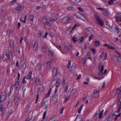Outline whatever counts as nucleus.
<instances>
[{
    "label": "nucleus",
    "mask_w": 121,
    "mask_h": 121,
    "mask_svg": "<svg viewBox=\"0 0 121 121\" xmlns=\"http://www.w3.org/2000/svg\"><path fill=\"white\" fill-rule=\"evenodd\" d=\"M106 28L112 32H116L118 33L119 32V29L117 26L112 27L107 24H106Z\"/></svg>",
    "instance_id": "nucleus-1"
},
{
    "label": "nucleus",
    "mask_w": 121,
    "mask_h": 121,
    "mask_svg": "<svg viewBox=\"0 0 121 121\" xmlns=\"http://www.w3.org/2000/svg\"><path fill=\"white\" fill-rule=\"evenodd\" d=\"M61 81V79L60 78H58L56 80L55 84L56 87L55 88V90L54 91V92L56 93L58 89L59 86L60 85Z\"/></svg>",
    "instance_id": "nucleus-2"
},
{
    "label": "nucleus",
    "mask_w": 121,
    "mask_h": 121,
    "mask_svg": "<svg viewBox=\"0 0 121 121\" xmlns=\"http://www.w3.org/2000/svg\"><path fill=\"white\" fill-rule=\"evenodd\" d=\"M94 16L100 26H103L104 24V21L99 19L97 15H95Z\"/></svg>",
    "instance_id": "nucleus-3"
},
{
    "label": "nucleus",
    "mask_w": 121,
    "mask_h": 121,
    "mask_svg": "<svg viewBox=\"0 0 121 121\" xmlns=\"http://www.w3.org/2000/svg\"><path fill=\"white\" fill-rule=\"evenodd\" d=\"M57 18L58 16L57 14L53 15L50 20V22L51 23V24H52Z\"/></svg>",
    "instance_id": "nucleus-4"
},
{
    "label": "nucleus",
    "mask_w": 121,
    "mask_h": 121,
    "mask_svg": "<svg viewBox=\"0 0 121 121\" xmlns=\"http://www.w3.org/2000/svg\"><path fill=\"white\" fill-rule=\"evenodd\" d=\"M6 94L4 91L0 95V100L2 101H4L6 98Z\"/></svg>",
    "instance_id": "nucleus-5"
},
{
    "label": "nucleus",
    "mask_w": 121,
    "mask_h": 121,
    "mask_svg": "<svg viewBox=\"0 0 121 121\" xmlns=\"http://www.w3.org/2000/svg\"><path fill=\"white\" fill-rule=\"evenodd\" d=\"M10 59L7 53H5L4 54L2 59L4 62H7Z\"/></svg>",
    "instance_id": "nucleus-6"
},
{
    "label": "nucleus",
    "mask_w": 121,
    "mask_h": 121,
    "mask_svg": "<svg viewBox=\"0 0 121 121\" xmlns=\"http://www.w3.org/2000/svg\"><path fill=\"white\" fill-rule=\"evenodd\" d=\"M76 65L75 63H73L69 68L70 71L72 73H74L76 68Z\"/></svg>",
    "instance_id": "nucleus-7"
},
{
    "label": "nucleus",
    "mask_w": 121,
    "mask_h": 121,
    "mask_svg": "<svg viewBox=\"0 0 121 121\" xmlns=\"http://www.w3.org/2000/svg\"><path fill=\"white\" fill-rule=\"evenodd\" d=\"M22 7L21 6H18L16 8L13 9V11L14 13H18L22 9Z\"/></svg>",
    "instance_id": "nucleus-8"
},
{
    "label": "nucleus",
    "mask_w": 121,
    "mask_h": 121,
    "mask_svg": "<svg viewBox=\"0 0 121 121\" xmlns=\"http://www.w3.org/2000/svg\"><path fill=\"white\" fill-rule=\"evenodd\" d=\"M118 104V108L117 111V113H118L120 112L121 109V97L119 99Z\"/></svg>",
    "instance_id": "nucleus-9"
},
{
    "label": "nucleus",
    "mask_w": 121,
    "mask_h": 121,
    "mask_svg": "<svg viewBox=\"0 0 121 121\" xmlns=\"http://www.w3.org/2000/svg\"><path fill=\"white\" fill-rule=\"evenodd\" d=\"M41 65L40 63H38L36 66L35 69L37 70L41 71Z\"/></svg>",
    "instance_id": "nucleus-10"
},
{
    "label": "nucleus",
    "mask_w": 121,
    "mask_h": 121,
    "mask_svg": "<svg viewBox=\"0 0 121 121\" xmlns=\"http://www.w3.org/2000/svg\"><path fill=\"white\" fill-rule=\"evenodd\" d=\"M48 17L46 16L43 17L42 18L41 22L43 24L47 22L48 21Z\"/></svg>",
    "instance_id": "nucleus-11"
},
{
    "label": "nucleus",
    "mask_w": 121,
    "mask_h": 121,
    "mask_svg": "<svg viewBox=\"0 0 121 121\" xmlns=\"http://www.w3.org/2000/svg\"><path fill=\"white\" fill-rule=\"evenodd\" d=\"M48 106V102L47 101H45L43 103L42 105V107L44 109H46Z\"/></svg>",
    "instance_id": "nucleus-12"
},
{
    "label": "nucleus",
    "mask_w": 121,
    "mask_h": 121,
    "mask_svg": "<svg viewBox=\"0 0 121 121\" xmlns=\"http://www.w3.org/2000/svg\"><path fill=\"white\" fill-rule=\"evenodd\" d=\"M34 45L33 47V50L34 51H36L37 50L38 45L37 42L35 41L34 42Z\"/></svg>",
    "instance_id": "nucleus-13"
},
{
    "label": "nucleus",
    "mask_w": 121,
    "mask_h": 121,
    "mask_svg": "<svg viewBox=\"0 0 121 121\" xmlns=\"http://www.w3.org/2000/svg\"><path fill=\"white\" fill-rule=\"evenodd\" d=\"M44 24L45 26L46 27V29H47V28H49L51 24H52L50 21L49 22L48 21Z\"/></svg>",
    "instance_id": "nucleus-14"
},
{
    "label": "nucleus",
    "mask_w": 121,
    "mask_h": 121,
    "mask_svg": "<svg viewBox=\"0 0 121 121\" xmlns=\"http://www.w3.org/2000/svg\"><path fill=\"white\" fill-rule=\"evenodd\" d=\"M53 98V100L55 102H56L58 99V96L55 93Z\"/></svg>",
    "instance_id": "nucleus-15"
},
{
    "label": "nucleus",
    "mask_w": 121,
    "mask_h": 121,
    "mask_svg": "<svg viewBox=\"0 0 121 121\" xmlns=\"http://www.w3.org/2000/svg\"><path fill=\"white\" fill-rule=\"evenodd\" d=\"M41 50L43 52L45 53L46 52L47 50L46 48V47L45 45H43L42 46Z\"/></svg>",
    "instance_id": "nucleus-16"
},
{
    "label": "nucleus",
    "mask_w": 121,
    "mask_h": 121,
    "mask_svg": "<svg viewBox=\"0 0 121 121\" xmlns=\"http://www.w3.org/2000/svg\"><path fill=\"white\" fill-rule=\"evenodd\" d=\"M76 92V90L75 89H73L72 91L70 93L69 95V97L73 95Z\"/></svg>",
    "instance_id": "nucleus-17"
},
{
    "label": "nucleus",
    "mask_w": 121,
    "mask_h": 121,
    "mask_svg": "<svg viewBox=\"0 0 121 121\" xmlns=\"http://www.w3.org/2000/svg\"><path fill=\"white\" fill-rule=\"evenodd\" d=\"M52 74L53 76H56L57 74V67H55L52 71Z\"/></svg>",
    "instance_id": "nucleus-18"
},
{
    "label": "nucleus",
    "mask_w": 121,
    "mask_h": 121,
    "mask_svg": "<svg viewBox=\"0 0 121 121\" xmlns=\"http://www.w3.org/2000/svg\"><path fill=\"white\" fill-rule=\"evenodd\" d=\"M67 17H64L62 20V22L63 24H65L68 22Z\"/></svg>",
    "instance_id": "nucleus-19"
},
{
    "label": "nucleus",
    "mask_w": 121,
    "mask_h": 121,
    "mask_svg": "<svg viewBox=\"0 0 121 121\" xmlns=\"http://www.w3.org/2000/svg\"><path fill=\"white\" fill-rule=\"evenodd\" d=\"M26 64L24 63L22 64L21 67V70L22 72H24L26 67Z\"/></svg>",
    "instance_id": "nucleus-20"
},
{
    "label": "nucleus",
    "mask_w": 121,
    "mask_h": 121,
    "mask_svg": "<svg viewBox=\"0 0 121 121\" xmlns=\"http://www.w3.org/2000/svg\"><path fill=\"white\" fill-rule=\"evenodd\" d=\"M87 30L89 31V33L91 35H92L94 33V31L93 29L91 28H87Z\"/></svg>",
    "instance_id": "nucleus-21"
},
{
    "label": "nucleus",
    "mask_w": 121,
    "mask_h": 121,
    "mask_svg": "<svg viewBox=\"0 0 121 121\" xmlns=\"http://www.w3.org/2000/svg\"><path fill=\"white\" fill-rule=\"evenodd\" d=\"M39 91L41 92H43L44 90V88L42 85H40L39 87Z\"/></svg>",
    "instance_id": "nucleus-22"
},
{
    "label": "nucleus",
    "mask_w": 121,
    "mask_h": 121,
    "mask_svg": "<svg viewBox=\"0 0 121 121\" xmlns=\"http://www.w3.org/2000/svg\"><path fill=\"white\" fill-rule=\"evenodd\" d=\"M94 45L96 47L98 46L99 45V42L98 40H96L94 42Z\"/></svg>",
    "instance_id": "nucleus-23"
},
{
    "label": "nucleus",
    "mask_w": 121,
    "mask_h": 121,
    "mask_svg": "<svg viewBox=\"0 0 121 121\" xmlns=\"http://www.w3.org/2000/svg\"><path fill=\"white\" fill-rule=\"evenodd\" d=\"M82 120L81 116H78L74 121H81Z\"/></svg>",
    "instance_id": "nucleus-24"
},
{
    "label": "nucleus",
    "mask_w": 121,
    "mask_h": 121,
    "mask_svg": "<svg viewBox=\"0 0 121 121\" xmlns=\"http://www.w3.org/2000/svg\"><path fill=\"white\" fill-rule=\"evenodd\" d=\"M0 109L1 110L2 112L3 113L5 111V107L3 104L0 105Z\"/></svg>",
    "instance_id": "nucleus-25"
},
{
    "label": "nucleus",
    "mask_w": 121,
    "mask_h": 121,
    "mask_svg": "<svg viewBox=\"0 0 121 121\" xmlns=\"http://www.w3.org/2000/svg\"><path fill=\"white\" fill-rule=\"evenodd\" d=\"M32 73V72L31 71H30L29 72L28 75L27 77V79H32L31 74Z\"/></svg>",
    "instance_id": "nucleus-26"
},
{
    "label": "nucleus",
    "mask_w": 121,
    "mask_h": 121,
    "mask_svg": "<svg viewBox=\"0 0 121 121\" xmlns=\"http://www.w3.org/2000/svg\"><path fill=\"white\" fill-rule=\"evenodd\" d=\"M54 55L53 52L51 50H49L48 52V55L49 56H53Z\"/></svg>",
    "instance_id": "nucleus-27"
},
{
    "label": "nucleus",
    "mask_w": 121,
    "mask_h": 121,
    "mask_svg": "<svg viewBox=\"0 0 121 121\" xmlns=\"http://www.w3.org/2000/svg\"><path fill=\"white\" fill-rule=\"evenodd\" d=\"M12 100L11 99L9 100L8 101V104H7V107L8 108L10 107L11 106L12 104Z\"/></svg>",
    "instance_id": "nucleus-28"
},
{
    "label": "nucleus",
    "mask_w": 121,
    "mask_h": 121,
    "mask_svg": "<svg viewBox=\"0 0 121 121\" xmlns=\"http://www.w3.org/2000/svg\"><path fill=\"white\" fill-rule=\"evenodd\" d=\"M52 63V62L50 61H49L47 62V67L48 68H50L51 66Z\"/></svg>",
    "instance_id": "nucleus-29"
},
{
    "label": "nucleus",
    "mask_w": 121,
    "mask_h": 121,
    "mask_svg": "<svg viewBox=\"0 0 121 121\" xmlns=\"http://www.w3.org/2000/svg\"><path fill=\"white\" fill-rule=\"evenodd\" d=\"M65 51H63L62 50H61L62 53H65L66 52H68V47L65 46Z\"/></svg>",
    "instance_id": "nucleus-30"
},
{
    "label": "nucleus",
    "mask_w": 121,
    "mask_h": 121,
    "mask_svg": "<svg viewBox=\"0 0 121 121\" xmlns=\"http://www.w3.org/2000/svg\"><path fill=\"white\" fill-rule=\"evenodd\" d=\"M104 69V66L103 65H102L101 66V69L99 70V75H100L102 74Z\"/></svg>",
    "instance_id": "nucleus-31"
},
{
    "label": "nucleus",
    "mask_w": 121,
    "mask_h": 121,
    "mask_svg": "<svg viewBox=\"0 0 121 121\" xmlns=\"http://www.w3.org/2000/svg\"><path fill=\"white\" fill-rule=\"evenodd\" d=\"M56 115L54 116L50 119L49 121H55L56 120Z\"/></svg>",
    "instance_id": "nucleus-32"
},
{
    "label": "nucleus",
    "mask_w": 121,
    "mask_h": 121,
    "mask_svg": "<svg viewBox=\"0 0 121 121\" xmlns=\"http://www.w3.org/2000/svg\"><path fill=\"white\" fill-rule=\"evenodd\" d=\"M44 33L41 31H39L38 33V36L39 37H41L43 35Z\"/></svg>",
    "instance_id": "nucleus-33"
},
{
    "label": "nucleus",
    "mask_w": 121,
    "mask_h": 121,
    "mask_svg": "<svg viewBox=\"0 0 121 121\" xmlns=\"http://www.w3.org/2000/svg\"><path fill=\"white\" fill-rule=\"evenodd\" d=\"M13 44H14V42L13 40H11L10 42V46L13 49Z\"/></svg>",
    "instance_id": "nucleus-34"
},
{
    "label": "nucleus",
    "mask_w": 121,
    "mask_h": 121,
    "mask_svg": "<svg viewBox=\"0 0 121 121\" xmlns=\"http://www.w3.org/2000/svg\"><path fill=\"white\" fill-rule=\"evenodd\" d=\"M116 21L117 22H121V18L118 15V16H116Z\"/></svg>",
    "instance_id": "nucleus-35"
},
{
    "label": "nucleus",
    "mask_w": 121,
    "mask_h": 121,
    "mask_svg": "<svg viewBox=\"0 0 121 121\" xmlns=\"http://www.w3.org/2000/svg\"><path fill=\"white\" fill-rule=\"evenodd\" d=\"M99 93H98L95 94V93L93 94V96L95 98H98L99 97Z\"/></svg>",
    "instance_id": "nucleus-36"
},
{
    "label": "nucleus",
    "mask_w": 121,
    "mask_h": 121,
    "mask_svg": "<svg viewBox=\"0 0 121 121\" xmlns=\"http://www.w3.org/2000/svg\"><path fill=\"white\" fill-rule=\"evenodd\" d=\"M117 53L120 56L119 57H118L117 59V61L119 62H121V57L120 56V53H119L117 52Z\"/></svg>",
    "instance_id": "nucleus-37"
},
{
    "label": "nucleus",
    "mask_w": 121,
    "mask_h": 121,
    "mask_svg": "<svg viewBox=\"0 0 121 121\" xmlns=\"http://www.w3.org/2000/svg\"><path fill=\"white\" fill-rule=\"evenodd\" d=\"M112 118V116L111 117V116L109 115L108 117L107 121H111Z\"/></svg>",
    "instance_id": "nucleus-38"
},
{
    "label": "nucleus",
    "mask_w": 121,
    "mask_h": 121,
    "mask_svg": "<svg viewBox=\"0 0 121 121\" xmlns=\"http://www.w3.org/2000/svg\"><path fill=\"white\" fill-rule=\"evenodd\" d=\"M104 55V53L103 52L101 53V54L99 55V57L98 58V59L99 60H100L102 57Z\"/></svg>",
    "instance_id": "nucleus-39"
},
{
    "label": "nucleus",
    "mask_w": 121,
    "mask_h": 121,
    "mask_svg": "<svg viewBox=\"0 0 121 121\" xmlns=\"http://www.w3.org/2000/svg\"><path fill=\"white\" fill-rule=\"evenodd\" d=\"M73 18V16H71L69 17H67V20L68 21H71Z\"/></svg>",
    "instance_id": "nucleus-40"
},
{
    "label": "nucleus",
    "mask_w": 121,
    "mask_h": 121,
    "mask_svg": "<svg viewBox=\"0 0 121 121\" xmlns=\"http://www.w3.org/2000/svg\"><path fill=\"white\" fill-rule=\"evenodd\" d=\"M90 54L89 53V52H87V54L86 57V58L87 59H91V60L92 61V59H91V58L90 57Z\"/></svg>",
    "instance_id": "nucleus-41"
},
{
    "label": "nucleus",
    "mask_w": 121,
    "mask_h": 121,
    "mask_svg": "<svg viewBox=\"0 0 121 121\" xmlns=\"http://www.w3.org/2000/svg\"><path fill=\"white\" fill-rule=\"evenodd\" d=\"M72 39L74 43H76V42L78 40V39L74 36L73 37Z\"/></svg>",
    "instance_id": "nucleus-42"
},
{
    "label": "nucleus",
    "mask_w": 121,
    "mask_h": 121,
    "mask_svg": "<svg viewBox=\"0 0 121 121\" xmlns=\"http://www.w3.org/2000/svg\"><path fill=\"white\" fill-rule=\"evenodd\" d=\"M68 87L69 86L68 85H67V86H65V90L64 92L66 93L67 92Z\"/></svg>",
    "instance_id": "nucleus-43"
},
{
    "label": "nucleus",
    "mask_w": 121,
    "mask_h": 121,
    "mask_svg": "<svg viewBox=\"0 0 121 121\" xmlns=\"http://www.w3.org/2000/svg\"><path fill=\"white\" fill-rule=\"evenodd\" d=\"M83 107V105H82L81 106H80L79 108L78 111V112L80 113L81 112V111L82 110V108Z\"/></svg>",
    "instance_id": "nucleus-44"
},
{
    "label": "nucleus",
    "mask_w": 121,
    "mask_h": 121,
    "mask_svg": "<svg viewBox=\"0 0 121 121\" xmlns=\"http://www.w3.org/2000/svg\"><path fill=\"white\" fill-rule=\"evenodd\" d=\"M93 35H90L89 37L88 40L89 41H91L93 38Z\"/></svg>",
    "instance_id": "nucleus-45"
},
{
    "label": "nucleus",
    "mask_w": 121,
    "mask_h": 121,
    "mask_svg": "<svg viewBox=\"0 0 121 121\" xmlns=\"http://www.w3.org/2000/svg\"><path fill=\"white\" fill-rule=\"evenodd\" d=\"M16 50L18 53L20 54V47L18 46L16 48Z\"/></svg>",
    "instance_id": "nucleus-46"
},
{
    "label": "nucleus",
    "mask_w": 121,
    "mask_h": 121,
    "mask_svg": "<svg viewBox=\"0 0 121 121\" xmlns=\"http://www.w3.org/2000/svg\"><path fill=\"white\" fill-rule=\"evenodd\" d=\"M29 17L31 21H33V15L32 14L30 15Z\"/></svg>",
    "instance_id": "nucleus-47"
},
{
    "label": "nucleus",
    "mask_w": 121,
    "mask_h": 121,
    "mask_svg": "<svg viewBox=\"0 0 121 121\" xmlns=\"http://www.w3.org/2000/svg\"><path fill=\"white\" fill-rule=\"evenodd\" d=\"M117 93L118 95H121V90L120 89H118L117 91Z\"/></svg>",
    "instance_id": "nucleus-48"
},
{
    "label": "nucleus",
    "mask_w": 121,
    "mask_h": 121,
    "mask_svg": "<svg viewBox=\"0 0 121 121\" xmlns=\"http://www.w3.org/2000/svg\"><path fill=\"white\" fill-rule=\"evenodd\" d=\"M13 89V88L12 87H11L9 92L8 93V95H9V96H10L12 93Z\"/></svg>",
    "instance_id": "nucleus-49"
},
{
    "label": "nucleus",
    "mask_w": 121,
    "mask_h": 121,
    "mask_svg": "<svg viewBox=\"0 0 121 121\" xmlns=\"http://www.w3.org/2000/svg\"><path fill=\"white\" fill-rule=\"evenodd\" d=\"M98 93H99V91L97 89H95L94 91L93 94L95 93V94Z\"/></svg>",
    "instance_id": "nucleus-50"
},
{
    "label": "nucleus",
    "mask_w": 121,
    "mask_h": 121,
    "mask_svg": "<svg viewBox=\"0 0 121 121\" xmlns=\"http://www.w3.org/2000/svg\"><path fill=\"white\" fill-rule=\"evenodd\" d=\"M97 116H98L97 113H96L95 114L94 116V119L95 120H96L98 118V117Z\"/></svg>",
    "instance_id": "nucleus-51"
},
{
    "label": "nucleus",
    "mask_w": 121,
    "mask_h": 121,
    "mask_svg": "<svg viewBox=\"0 0 121 121\" xmlns=\"http://www.w3.org/2000/svg\"><path fill=\"white\" fill-rule=\"evenodd\" d=\"M106 47H108V48L109 49H114V48L112 46H109L106 44Z\"/></svg>",
    "instance_id": "nucleus-52"
},
{
    "label": "nucleus",
    "mask_w": 121,
    "mask_h": 121,
    "mask_svg": "<svg viewBox=\"0 0 121 121\" xmlns=\"http://www.w3.org/2000/svg\"><path fill=\"white\" fill-rule=\"evenodd\" d=\"M87 28L85 30V32L86 33V34L87 35H88L89 34H90V33H89V31L88 30H87Z\"/></svg>",
    "instance_id": "nucleus-53"
},
{
    "label": "nucleus",
    "mask_w": 121,
    "mask_h": 121,
    "mask_svg": "<svg viewBox=\"0 0 121 121\" xmlns=\"http://www.w3.org/2000/svg\"><path fill=\"white\" fill-rule=\"evenodd\" d=\"M39 79L38 77H36V79L35 80V83H39Z\"/></svg>",
    "instance_id": "nucleus-54"
},
{
    "label": "nucleus",
    "mask_w": 121,
    "mask_h": 121,
    "mask_svg": "<svg viewBox=\"0 0 121 121\" xmlns=\"http://www.w3.org/2000/svg\"><path fill=\"white\" fill-rule=\"evenodd\" d=\"M9 57L10 58V57H11L12 56V53L11 52V51H9L8 52Z\"/></svg>",
    "instance_id": "nucleus-55"
},
{
    "label": "nucleus",
    "mask_w": 121,
    "mask_h": 121,
    "mask_svg": "<svg viewBox=\"0 0 121 121\" xmlns=\"http://www.w3.org/2000/svg\"><path fill=\"white\" fill-rule=\"evenodd\" d=\"M46 113H47V111H45L44 112V113H43V120H44V119L45 118Z\"/></svg>",
    "instance_id": "nucleus-56"
},
{
    "label": "nucleus",
    "mask_w": 121,
    "mask_h": 121,
    "mask_svg": "<svg viewBox=\"0 0 121 121\" xmlns=\"http://www.w3.org/2000/svg\"><path fill=\"white\" fill-rule=\"evenodd\" d=\"M73 7L71 6H69L67 8L69 10L73 9Z\"/></svg>",
    "instance_id": "nucleus-57"
},
{
    "label": "nucleus",
    "mask_w": 121,
    "mask_h": 121,
    "mask_svg": "<svg viewBox=\"0 0 121 121\" xmlns=\"http://www.w3.org/2000/svg\"><path fill=\"white\" fill-rule=\"evenodd\" d=\"M48 34V33L47 32H46L45 33V35L44 36H43L42 38L43 39L44 38H46Z\"/></svg>",
    "instance_id": "nucleus-58"
},
{
    "label": "nucleus",
    "mask_w": 121,
    "mask_h": 121,
    "mask_svg": "<svg viewBox=\"0 0 121 121\" xmlns=\"http://www.w3.org/2000/svg\"><path fill=\"white\" fill-rule=\"evenodd\" d=\"M48 34V33L47 32H46L45 33V35L44 36H43L42 38L43 39L44 38H46Z\"/></svg>",
    "instance_id": "nucleus-59"
},
{
    "label": "nucleus",
    "mask_w": 121,
    "mask_h": 121,
    "mask_svg": "<svg viewBox=\"0 0 121 121\" xmlns=\"http://www.w3.org/2000/svg\"><path fill=\"white\" fill-rule=\"evenodd\" d=\"M103 116V114L101 113H100L99 114V116H98V117H99V118L101 119L102 118Z\"/></svg>",
    "instance_id": "nucleus-60"
},
{
    "label": "nucleus",
    "mask_w": 121,
    "mask_h": 121,
    "mask_svg": "<svg viewBox=\"0 0 121 121\" xmlns=\"http://www.w3.org/2000/svg\"><path fill=\"white\" fill-rule=\"evenodd\" d=\"M61 51V50H61L60 49L61 48V46L60 45H57V46H56Z\"/></svg>",
    "instance_id": "nucleus-61"
},
{
    "label": "nucleus",
    "mask_w": 121,
    "mask_h": 121,
    "mask_svg": "<svg viewBox=\"0 0 121 121\" xmlns=\"http://www.w3.org/2000/svg\"><path fill=\"white\" fill-rule=\"evenodd\" d=\"M13 112V111L12 110H11L10 111L8 112V113L7 114V115L9 114V116H10V115L12 114Z\"/></svg>",
    "instance_id": "nucleus-62"
},
{
    "label": "nucleus",
    "mask_w": 121,
    "mask_h": 121,
    "mask_svg": "<svg viewBox=\"0 0 121 121\" xmlns=\"http://www.w3.org/2000/svg\"><path fill=\"white\" fill-rule=\"evenodd\" d=\"M84 37L83 36L81 38H80V42H81L83 41L84 40Z\"/></svg>",
    "instance_id": "nucleus-63"
},
{
    "label": "nucleus",
    "mask_w": 121,
    "mask_h": 121,
    "mask_svg": "<svg viewBox=\"0 0 121 121\" xmlns=\"http://www.w3.org/2000/svg\"><path fill=\"white\" fill-rule=\"evenodd\" d=\"M25 121H33L31 118L30 119L29 118H27Z\"/></svg>",
    "instance_id": "nucleus-64"
}]
</instances>
